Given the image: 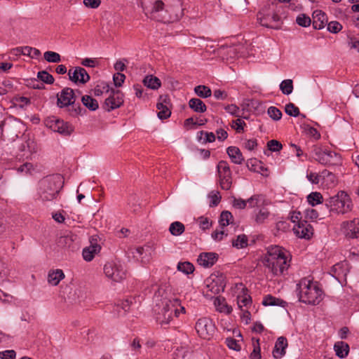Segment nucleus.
<instances>
[{"label": "nucleus", "mask_w": 359, "mask_h": 359, "mask_svg": "<svg viewBox=\"0 0 359 359\" xmlns=\"http://www.w3.org/2000/svg\"><path fill=\"white\" fill-rule=\"evenodd\" d=\"M16 55H31L32 54V48L29 46L19 47L14 50Z\"/></svg>", "instance_id": "obj_54"}, {"label": "nucleus", "mask_w": 359, "mask_h": 359, "mask_svg": "<svg viewBox=\"0 0 359 359\" xmlns=\"http://www.w3.org/2000/svg\"><path fill=\"white\" fill-rule=\"evenodd\" d=\"M68 75L69 79L74 83H86L90 80V76L87 71L80 67H75L73 72L72 69H69Z\"/></svg>", "instance_id": "obj_16"}, {"label": "nucleus", "mask_w": 359, "mask_h": 359, "mask_svg": "<svg viewBox=\"0 0 359 359\" xmlns=\"http://www.w3.org/2000/svg\"><path fill=\"white\" fill-rule=\"evenodd\" d=\"M105 275L115 282H120L126 278V273L123 266L120 263L107 262L104 266Z\"/></svg>", "instance_id": "obj_11"}, {"label": "nucleus", "mask_w": 359, "mask_h": 359, "mask_svg": "<svg viewBox=\"0 0 359 359\" xmlns=\"http://www.w3.org/2000/svg\"><path fill=\"white\" fill-rule=\"evenodd\" d=\"M297 25L301 27H307L311 25V18L306 14H301L296 19Z\"/></svg>", "instance_id": "obj_44"}, {"label": "nucleus", "mask_w": 359, "mask_h": 359, "mask_svg": "<svg viewBox=\"0 0 359 359\" xmlns=\"http://www.w3.org/2000/svg\"><path fill=\"white\" fill-rule=\"evenodd\" d=\"M267 113L269 116L274 121H278L282 117V112L275 107H270L267 110Z\"/></svg>", "instance_id": "obj_45"}, {"label": "nucleus", "mask_w": 359, "mask_h": 359, "mask_svg": "<svg viewBox=\"0 0 359 359\" xmlns=\"http://www.w3.org/2000/svg\"><path fill=\"white\" fill-rule=\"evenodd\" d=\"M327 24V30L334 34L339 32L342 29V25L337 21H331Z\"/></svg>", "instance_id": "obj_46"}, {"label": "nucleus", "mask_w": 359, "mask_h": 359, "mask_svg": "<svg viewBox=\"0 0 359 359\" xmlns=\"http://www.w3.org/2000/svg\"><path fill=\"white\" fill-rule=\"evenodd\" d=\"M325 205L330 212L337 214H346L352 210L353 204L346 192L339 191L338 193L325 200Z\"/></svg>", "instance_id": "obj_6"}, {"label": "nucleus", "mask_w": 359, "mask_h": 359, "mask_svg": "<svg viewBox=\"0 0 359 359\" xmlns=\"http://www.w3.org/2000/svg\"><path fill=\"white\" fill-rule=\"evenodd\" d=\"M214 305L217 311L219 312H224L226 313H230L232 311L231 306H229L224 297H218L214 300Z\"/></svg>", "instance_id": "obj_26"}, {"label": "nucleus", "mask_w": 359, "mask_h": 359, "mask_svg": "<svg viewBox=\"0 0 359 359\" xmlns=\"http://www.w3.org/2000/svg\"><path fill=\"white\" fill-rule=\"evenodd\" d=\"M270 215V212L265 206L262 207L255 212L254 220L257 224H263Z\"/></svg>", "instance_id": "obj_29"}, {"label": "nucleus", "mask_w": 359, "mask_h": 359, "mask_svg": "<svg viewBox=\"0 0 359 359\" xmlns=\"http://www.w3.org/2000/svg\"><path fill=\"white\" fill-rule=\"evenodd\" d=\"M189 107L196 113H203L207 110L205 104L198 98H191L189 100Z\"/></svg>", "instance_id": "obj_25"}, {"label": "nucleus", "mask_w": 359, "mask_h": 359, "mask_svg": "<svg viewBox=\"0 0 359 359\" xmlns=\"http://www.w3.org/2000/svg\"><path fill=\"white\" fill-rule=\"evenodd\" d=\"M299 301L312 305L318 304L323 299V291L316 283L307 278H302L297 285Z\"/></svg>", "instance_id": "obj_3"}, {"label": "nucleus", "mask_w": 359, "mask_h": 359, "mask_svg": "<svg viewBox=\"0 0 359 359\" xmlns=\"http://www.w3.org/2000/svg\"><path fill=\"white\" fill-rule=\"evenodd\" d=\"M251 303V298L250 297H243L238 300V306L241 309L243 306H247Z\"/></svg>", "instance_id": "obj_62"}, {"label": "nucleus", "mask_w": 359, "mask_h": 359, "mask_svg": "<svg viewBox=\"0 0 359 359\" xmlns=\"http://www.w3.org/2000/svg\"><path fill=\"white\" fill-rule=\"evenodd\" d=\"M218 259V255L215 252H203L197 259L198 264L206 268L211 267Z\"/></svg>", "instance_id": "obj_18"}, {"label": "nucleus", "mask_w": 359, "mask_h": 359, "mask_svg": "<svg viewBox=\"0 0 359 359\" xmlns=\"http://www.w3.org/2000/svg\"><path fill=\"white\" fill-rule=\"evenodd\" d=\"M280 89L285 95H290L293 90V82L291 79L283 81L280 84Z\"/></svg>", "instance_id": "obj_40"}, {"label": "nucleus", "mask_w": 359, "mask_h": 359, "mask_svg": "<svg viewBox=\"0 0 359 359\" xmlns=\"http://www.w3.org/2000/svg\"><path fill=\"white\" fill-rule=\"evenodd\" d=\"M111 88L109 86L107 83H103L102 86H97L95 88V95L96 96H100L104 93H109L111 92Z\"/></svg>", "instance_id": "obj_50"}, {"label": "nucleus", "mask_w": 359, "mask_h": 359, "mask_svg": "<svg viewBox=\"0 0 359 359\" xmlns=\"http://www.w3.org/2000/svg\"><path fill=\"white\" fill-rule=\"evenodd\" d=\"M177 269L185 274L192 273L194 271V265L189 262H179Z\"/></svg>", "instance_id": "obj_39"}, {"label": "nucleus", "mask_w": 359, "mask_h": 359, "mask_svg": "<svg viewBox=\"0 0 359 359\" xmlns=\"http://www.w3.org/2000/svg\"><path fill=\"white\" fill-rule=\"evenodd\" d=\"M294 233L301 238L309 239L313 235V227L307 222H299L293 229Z\"/></svg>", "instance_id": "obj_17"}, {"label": "nucleus", "mask_w": 359, "mask_h": 359, "mask_svg": "<svg viewBox=\"0 0 359 359\" xmlns=\"http://www.w3.org/2000/svg\"><path fill=\"white\" fill-rule=\"evenodd\" d=\"M143 83L145 86L152 90H157L161 86L160 79L153 75L146 76L143 79Z\"/></svg>", "instance_id": "obj_27"}, {"label": "nucleus", "mask_w": 359, "mask_h": 359, "mask_svg": "<svg viewBox=\"0 0 359 359\" xmlns=\"http://www.w3.org/2000/svg\"><path fill=\"white\" fill-rule=\"evenodd\" d=\"M226 152L233 163L240 165L244 161V158L239 148L231 146L227 148Z\"/></svg>", "instance_id": "obj_22"}, {"label": "nucleus", "mask_w": 359, "mask_h": 359, "mask_svg": "<svg viewBox=\"0 0 359 359\" xmlns=\"http://www.w3.org/2000/svg\"><path fill=\"white\" fill-rule=\"evenodd\" d=\"M16 353L14 350H6L0 352L1 359H15Z\"/></svg>", "instance_id": "obj_52"}, {"label": "nucleus", "mask_w": 359, "mask_h": 359, "mask_svg": "<svg viewBox=\"0 0 359 359\" xmlns=\"http://www.w3.org/2000/svg\"><path fill=\"white\" fill-rule=\"evenodd\" d=\"M312 154L314 159L319 163L325 166H337L341 164V158L339 154L318 146H313Z\"/></svg>", "instance_id": "obj_8"}, {"label": "nucleus", "mask_w": 359, "mask_h": 359, "mask_svg": "<svg viewBox=\"0 0 359 359\" xmlns=\"http://www.w3.org/2000/svg\"><path fill=\"white\" fill-rule=\"evenodd\" d=\"M232 205L234 208L240 210L245 209L246 207H248V203H246V200H243L241 198H236L233 197Z\"/></svg>", "instance_id": "obj_49"}, {"label": "nucleus", "mask_w": 359, "mask_h": 359, "mask_svg": "<svg viewBox=\"0 0 359 359\" xmlns=\"http://www.w3.org/2000/svg\"><path fill=\"white\" fill-rule=\"evenodd\" d=\"M248 203V207L250 208H261L263 206H266L269 204L268 201L265 196L262 194H255L246 200Z\"/></svg>", "instance_id": "obj_21"}, {"label": "nucleus", "mask_w": 359, "mask_h": 359, "mask_svg": "<svg viewBox=\"0 0 359 359\" xmlns=\"http://www.w3.org/2000/svg\"><path fill=\"white\" fill-rule=\"evenodd\" d=\"M306 133L311 137H313L315 140H318L320 137L319 132L313 127H309L306 129Z\"/></svg>", "instance_id": "obj_61"}, {"label": "nucleus", "mask_w": 359, "mask_h": 359, "mask_svg": "<svg viewBox=\"0 0 359 359\" xmlns=\"http://www.w3.org/2000/svg\"><path fill=\"white\" fill-rule=\"evenodd\" d=\"M341 227L346 238L353 239L359 237V219L343 222Z\"/></svg>", "instance_id": "obj_15"}, {"label": "nucleus", "mask_w": 359, "mask_h": 359, "mask_svg": "<svg viewBox=\"0 0 359 359\" xmlns=\"http://www.w3.org/2000/svg\"><path fill=\"white\" fill-rule=\"evenodd\" d=\"M334 350L339 358H344L348 354L349 346L344 341H337L334 344Z\"/></svg>", "instance_id": "obj_24"}, {"label": "nucleus", "mask_w": 359, "mask_h": 359, "mask_svg": "<svg viewBox=\"0 0 359 359\" xmlns=\"http://www.w3.org/2000/svg\"><path fill=\"white\" fill-rule=\"evenodd\" d=\"M44 59L48 62H60L61 57L59 53L53 51H46L43 54Z\"/></svg>", "instance_id": "obj_41"}, {"label": "nucleus", "mask_w": 359, "mask_h": 359, "mask_svg": "<svg viewBox=\"0 0 359 359\" xmlns=\"http://www.w3.org/2000/svg\"><path fill=\"white\" fill-rule=\"evenodd\" d=\"M216 134L217 135V139L219 140H221V141H224L228 137L227 132L225 130L222 129V128L217 130H216Z\"/></svg>", "instance_id": "obj_64"}, {"label": "nucleus", "mask_w": 359, "mask_h": 359, "mask_svg": "<svg viewBox=\"0 0 359 359\" xmlns=\"http://www.w3.org/2000/svg\"><path fill=\"white\" fill-rule=\"evenodd\" d=\"M76 95L71 88H64L60 94L57 95V105L60 108L69 107L70 116L76 117L81 114L82 109L79 103L75 104Z\"/></svg>", "instance_id": "obj_7"}, {"label": "nucleus", "mask_w": 359, "mask_h": 359, "mask_svg": "<svg viewBox=\"0 0 359 359\" xmlns=\"http://www.w3.org/2000/svg\"><path fill=\"white\" fill-rule=\"evenodd\" d=\"M198 222L200 227L203 230L208 229L211 226V223L207 217H201L198 218Z\"/></svg>", "instance_id": "obj_57"}, {"label": "nucleus", "mask_w": 359, "mask_h": 359, "mask_svg": "<svg viewBox=\"0 0 359 359\" xmlns=\"http://www.w3.org/2000/svg\"><path fill=\"white\" fill-rule=\"evenodd\" d=\"M285 113L289 116L297 117L300 115L299 109L293 103H289L285 105Z\"/></svg>", "instance_id": "obj_43"}, {"label": "nucleus", "mask_w": 359, "mask_h": 359, "mask_svg": "<svg viewBox=\"0 0 359 359\" xmlns=\"http://www.w3.org/2000/svg\"><path fill=\"white\" fill-rule=\"evenodd\" d=\"M83 4L91 8H97L101 4V0H83Z\"/></svg>", "instance_id": "obj_56"}, {"label": "nucleus", "mask_w": 359, "mask_h": 359, "mask_svg": "<svg viewBox=\"0 0 359 359\" xmlns=\"http://www.w3.org/2000/svg\"><path fill=\"white\" fill-rule=\"evenodd\" d=\"M45 124L54 132H57L63 135H69L73 132V128L71 125L55 116L46 118Z\"/></svg>", "instance_id": "obj_10"}, {"label": "nucleus", "mask_w": 359, "mask_h": 359, "mask_svg": "<svg viewBox=\"0 0 359 359\" xmlns=\"http://www.w3.org/2000/svg\"><path fill=\"white\" fill-rule=\"evenodd\" d=\"M195 93L200 97L208 98L211 96L212 90L206 86L199 85L194 88Z\"/></svg>", "instance_id": "obj_33"}, {"label": "nucleus", "mask_w": 359, "mask_h": 359, "mask_svg": "<svg viewBox=\"0 0 359 359\" xmlns=\"http://www.w3.org/2000/svg\"><path fill=\"white\" fill-rule=\"evenodd\" d=\"M185 231L184 225L180 222H174L171 223L169 227L170 233L175 236L182 235Z\"/></svg>", "instance_id": "obj_32"}, {"label": "nucleus", "mask_w": 359, "mask_h": 359, "mask_svg": "<svg viewBox=\"0 0 359 359\" xmlns=\"http://www.w3.org/2000/svg\"><path fill=\"white\" fill-rule=\"evenodd\" d=\"M83 104L91 111H95L99 107L97 101L90 95H84L81 98Z\"/></svg>", "instance_id": "obj_31"}, {"label": "nucleus", "mask_w": 359, "mask_h": 359, "mask_svg": "<svg viewBox=\"0 0 359 359\" xmlns=\"http://www.w3.org/2000/svg\"><path fill=\"white\" fill-rule=\"evenodd\" d=\"M219 184L222 189L229 190L231 187V172L227 162L221 161L217 165Z\"/></svg>", "instance_id": "obj_13"}, {"label": "nucleus", "mask_w": 359, "mask_h": 359, "mask_svg": "<svg viewBox=\"0 0 359 359\" xmlns=\"http://www.w3.org/2000/svg\"><path fill=\"white\" fill-rule=\"evenodd\" d=\"M95 255V253H93L92 251L90 250V249H88L87 248L83 250V257L87 262L91 261L93 259Z\"/></svg>", "instance_id": "obj_59"}, {"label": "nucleus", "mask_w": 359, "mask_h": 359, "mask_svg": "<svg viewBox=\"0 0 359 359\" xmlns=\"http://www.w3.org/2000/svg\"><path fill=\"white\" fill-rule=\"evenodd\" d=\"M63 179L60 175H53L43 177L39 182V195L43 201L55 199L63 187Z\"/></svg>", "instance_id": "obj_4"}, {"label": "nucleus", "mask_w": 359, "mask_h": 359, "mask_svg": "<svg viewBox=\"0 0 359 359\" xmlns=\"http://www.w3.org/2000/svg\"><path fill=\"white\" fill-rule=\"evenodd\" d=\"M125 79L126 76L122 73L118 72L116 74H114L113 76L114 85L116 87H121Z\"/></svg>", "instance_id": "obj_51"}, {"label": "nucleus", "mask_w": 359, "mask_h": 359, "mask_svg": "<svg viewBox=\"0 0 359 359\" xmlns=\"http://www.w3.org/2000/svg\"><path fill=\"white\" fill-rule=\"evenodd\" d=\"M124 102L123 93L119 90L111 89L110 94L104 100L102 106L107 111L121 107Z\"/></svg>", "instance_id": "obj_12"}, {"label": "nucleus", "mask_w": 359, "mask_h": 359, "mask_svg": "<svg viewBox=\"0 0 359 359\" xmlns=\"http://www.w3.org/2000/svg\"><path fill=\"white\" fill-rule=\"evenodd\" d=\"M33 168V165L30 163H25L23 165H20L18 168V171L19 172H25L27 173L32 168Z\"/></svg>", "instance_id": "obj_63"}, {"label": "nucleus", "mask_w": 359, "mask_h": 359, "mask_svg": "<svg viewBox=\"0 0 359 359\" xmlns=\"http://www.w3.org/2000/svg\"><path fill=\"white\" fill-rule=\"evenodd\" d=\"M195 329L201 338L209 340L215 333V326L211 319L204 317L197 320Z\"/></svg>", "instance_id": "obj_9"}, {"label": "nucleus", "mask_w": 359, "mask_h": 359, "mask_svg": "<svg viewBox=\"0 0 359 359\" xmlns=\"http://www.w3.org/2000/svg\"><path fill=\"white\" fill-rule=\"evenodd\" d=\"M233 219L232 214L229 211H223L220 215L219 224L222 227L228 226Z\"/></svg>", "instance_id": "obj_35"}, {"label": "nucleus", "mask_w": 359, "mask_h": 359, "mask_svg": "<svg viewBox=\"0 0 359 359\" xmlns=\"http://www.w3.org/2000/svg\"><path fill=\"white\" fill-rule=\"evenodd\" d=\"M163 307L161 311H158L156 315V321L161 325L162 327L165 328L170 323L173 317H178L180 311L178 306H180V301L177 298L168 299L166 297L162 299Z\"/></svg>", "instance_id": "obj_5"}, {"label": "nucleus", "mask_w": 359, "mask_h": 359, "mask_svg": "<svg viewBox=\"0 0 359 359\" xmlns=\"http://www.w3.org/2000/svg\"><path fill=\"white\" fill-rule=\"evenodd\" d=\"M156 107L158 110V117L163 120L169 118L171 115V111L167 107L166 104H162V103H157Z\"/></svg>", "instance_id": "obj_34"}, {"label": "nucleus", "mask_w": 359, "mask_h": 359, "mask_svg": "<svg viewBox=\"0 0 359 359\" xmlns=\"http://www.w3.org/2000/svg\"><path fill=\"white\" fill-rule=\"evenodd\" d=\"M248 239L245 234L238 235L236 240H233L232 245L233 247L240 249L247 247Z\"/></svg>", "instance_id": "obj_38"}, {"label": "nucleus", "mask_w": 359, "mask_h": 359, "mask_svg": "<svg viewBox=\"0 0 359 359\" xmlns=\"http://www.w3.org/2000/svg\"><path fill=\"white\" fill-rule=\"evenodd\" d=\"M210 290L212 292L217 294L223 292L225 287V283L223 276L217 277L216 279H212V282L208 285Z\"/></svg>", "instance_id": "obj_23"}, {"label": "nucleus", "mask_w": 359, "mask_h": 359, "mask_svg": "<svg viewBox=\"0 0 359 359\" xmlns=\"http://www.w3.org/2000/svg\"><path fill=\"white\" fill-rule=\"evenodd\" d=\"M178 8H180V15L176 20H175V22L179 20L183 15V9L182 8L180 1L174 0L172 4H170L169 3L166 4L165 11L168 15L172 13H176V11H177Z\"/></svg>", "instance_id": "obj_30"}, {"label": "nucleus", "mask_w": 359, "mask_h": 359, "mask_svg": "<svg viewBox=\"0 0 359 359\" xmlns=\"http://www.w3.org/2000/svg\"><path fill=\"white\" fill-rule=\"evenodd\" d=\"M264 263L275 276L283 274L289 266L284 249L278 245L269 248Z\"/></svg>", "instance_id": "obj_2"}, {"label": "nucleus", "mask_w": 359, "mask_h": 359, "mask_svg": "<svg viewBox=\"0 0 359 359\" xmlns=\"http://www.w3.org/2000/svg\"><path fill=\"white\" fill-rule=\"evenodd\" d=\"M262 304L264 306H283L285 302L280 299L276 298L269 294L264 298Z\"/></svg>", "instance_id": "obj_36"}, {"label": "nucleus", "mask_w": 359, "mask_h": 359, "mask_svg": "<svg viewBox=\"0 0 359 359\" xmlns=\"http://www.w3.org/2000/svg\"><path fill=\"white\" fill-rule=\"evenodd\" d=\"M225 110L231 115L235 116H239L238 112L239 111V108L236 104H229L224 107Z\"/></svg>", "instance_id": "obj_58"}, {"label": "nucleus", "mask_w": 359, "mask_h": 359, "mask_svg": "<svg viewBox=\"0 0 359 359\" xmlns=\"http://www.w3.org/2000/svg\"><path fill=\"white\" fill-rule=\"evenodd\" d=\"M257 20L261 25L272 29H278L281 24L280 18L275 12L260 11L257 14Z\"/></svg>", "instance_id": "obj_14"}, {"label": "nucleus", "mask_w": 359, "mask_h": 359, "mask_svg": "<svg viewBox=\"0 0 359 359\" xmlns=\"http://www.w3.org/2000/svg\"><path fill=\"white\" fill-rule=\"evenodd\" d=\"M327 23V17L322 11L316 10L313 13V27L316 29H321Z\"/></svg>", "instance_id": "obj_20"}, {"label": "nucleus", "mask_w": 359, "mask_h": 359, "mask_svg": "<svg viewBox=\"0 0 359 359\" xmlns=\"http://www.w3.org/2000/svg\"><path fill=\"white\" fill-rule=\"evenodd\" d=\"M267 147L271 151H279L282 149V144L276 140H271L267 142Z\"/></svg>", "instance_id": "obj_47"}, {"label": "nucleus", "mask_w": 359, "mask_h": 359, "mask_svg": "<svg viewBox=\"0 0 359 359\" xmlns=\"http://www.w3.org/2000/svg\"><path fill=\"white\" fill-rule=\"evenodd\" d=\"M65 278V274L61 269H57L49 272L48 276V281L52 285H57L60 281Z\"/></svg>", "instance_id": "obj_28"}, {"label": "nucleus", "mask_w": 359, "mask_h": 359, "mask_svg": "<svg viewBox=\"0 0 359 359\" xmlns=\"http://www.w3.org/2000/svg\"><path fill=\"white\" fill-rule=\"evenodd\" d=\"M226 344L227 346L233 350L238 351L240 350L241 347L240 345L237 343V341L231 337H229L226 339Z\"/></svg>", "instance_id": "obj_53"}, {"label": "nucleus", "mask_w": 359, "mask_h": 359, "mask_svg": "<svg viewBox=\"0 0 359 359\" xmlns=\"http://www.w3.org/2000/svg\"><path fill=\"white\" fill-rule=\"evenodd\" d=\"M306 217L309 218L311 219H316L318 217L319 215L316 210L315 209H306L305 211Z\"/></svg>", "instance_id": "obj_60"}, {"label": "nucleus", "mask_w": 359, "mask_h": 359, "mask_svg": "<svg viewBox=\"0 0 359 359\" xmlns=\"http://www.w3.org/2000/svg\"><path fill=\"white\" fill-rule=\"evenodd\" d=\"M165 0H142L141 6L145 15L151 19L163 22H173L180 15V9L177 8L176 13L168 15L166 11V4Z\"/></svg>", "instance_id": "obj_1"}, {"label": "nucleus", "mask_w": 359, "mask_h": 359, "mask_svg": "<svg viewBox=\"0 0 359 359\" xmlns=\"http://www.w3.org/2000/svg\"><path fill=\"white\" fill-rule=\"evenodd\" d=\"M213 95L217 100H224L227 98L228 94L225 90H222L220 89L215 90L213 92Z\"/></svg>", "instance_id": "obj_55"}, {"label": "nucleus", "mask_w": 359, "mask_h": 359, "mask_svg": "<svg viewBox=\"0 0 359 359\" xmlns=\"http://www.w3.org/2000/svg\"><path fill=\"white\" fill-rule=\"evenodd\" d=\"M198 134L200 135H198V138L200 140L202 139V135H205V137L203 142V143L213 142L216 138L215 135L212 132L208 133V132H204L202 130V131H200L198 133Z\"/></svg>", "instance_id": "obj_48"}, {"label": "nucleus", "mask_w": 359, "mask_h": 359, "mask_svg": "<svg viewBox=\"0 0 359 359\" xmlns=\"http://www.w3.org/2000/svg\"><path fill=\"white\" fill-rule=\"evenodd\" d=\"M287 340L285 337H278L273 350V357L276 359H279L285 355V348L287 347Z\"/></svg>", "instance_id": "obj_19"}, {"label": "nucleus", "mask_w": 359, "mask_h": 359, "mask_svg": "<svg viewBox=\"0 0 359 359\" xmlns=\"http://www.w3.org/2000/svg\"><path fill=\"white\" fill-rule=\"evenodd\" d=\"M37 77L43 83L47 84H53L54 83L53 76L48 73L46 71L39 72L37 74Z\"/></svg>", "instance_id": "obj_42"}, {"label": "nucleus", "mask_w": 359, "mask_h": 359, "mask_svg": "<svg viewBox=\"0 0 359 359\" xmlns=\"http://www.w3.org/2000/svg\"><path fill=\"white\" fill-rule=\"evenodd\" d=\"M307 201L310 205L314 206L320 204L323 201V196L319 192H312L307 196Z\"/></svg>", "instance_id": "obj_37"}]
</instances>
